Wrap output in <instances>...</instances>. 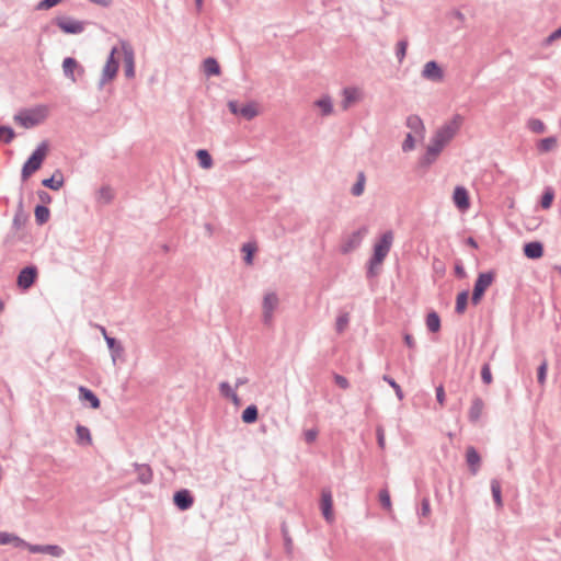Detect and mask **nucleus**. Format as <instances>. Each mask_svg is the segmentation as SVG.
Masks as SVG:
<instances>
[{
  "label": "nucleus",
  "instance_id": "nucleus-1",
  "mask_svg": "<svg viewBox=\"0 0 561 561\" xmlns=\"http://www.w3.org/2000/svg\"><path fill=\"white\" fill-rule=\"evenodd\" d=\"M49 151V144L43 140L30 154L27 160L22 165L21 179L22 181L28 180L36 171H38L45 161Z\"/></svg>",
  "mask_w": 561,
  "mask_h": 561
},
{
  "label": "nucleus",
  "instance_id": "nucleus-2",
  "mask_svg": "<svg viewBox=\"0 0 561 561\" xmlns=\"http://www.w3.org/2000/svg\"><path fill=\"white\" fill-rule=\"evenodd\" d=\"M462 123L463 117L460 114H455L450 121L446 122L435 131L431 141L438 146L440 149H444L445 146L450 142L459 131Z\"/></svg>",
  "mask_w": 561,
  "mask_h": 561
},
{
  "label": "nucleus",
  "instance_id": "nucleus-3",
  "mask_svg": "<svg viewBox=\"0 0 561 561\" xmlns=\"http://www.w3.org/2000/svg\"><path fill=\"white\" fill-rule=\"evenodd\" d=\"M46 105H37L30 110H22L14 115L13 119L24 128H33L44 122L47 117Z\"/></svg>",
  "mask_w": 561,
  "mask_h": 561
},
{
  "label": "nucleus",
  "instance_id": "nucleus-4",
  "mask_svg": "<svg viewBox=\"0 0 561 561\" xmlns=\"http://www.w3.org/2000/svg\"><path fill=\"white\" fill-rule=\"evenodd\" d=\"M392 230L385 231L373 247V264H382L393 243Z\"/></svg>",
  "mask_w": 561,
  "mask_h": 561
},
{
  "label": "nucleus",
  "instance_id": "nucleus-5",
  "mask_svg": "<svg viewBox=\"0 0 561 561\" xmlns=\"http://www.w3.org/2000/svg\"><path fill=\"white\" fill-rule=\"evenodd\" d=\"M118 53L119 50L116 46L111 49L106 64L103 68L102 77L99 81L100 89H102L106 82L112 81L116 77L119 68V60L115 55Z\"/></svg>",
  "mask_w": 561,
  "mask_h": 561
},
{
  "label": "nucleus",
  "instance_id": "nucleus-6",
  "mask_svg": "<svg viewBox=\"0 0 561 561\" xmlns=\"http://www.w3.org/2000/svg\"><path fill=\"white\" fill-rule=\"evenodd\" d=\"M279 305V298L276 293H267L263 297L262 301V322L266 327L273 324L274 311Z\"/></svg>",
  "mask_w": 561,
  "mask_h": 561
},
{
  "label": "nucleus",
  "instance_id": "nucleus-7",
  "mask_svg": "<svg viewBox=\"0 0 561 561\" xmlns=\"http://www.w3.org/2000/svg\"><path fill=\"white\" fill-rule=\"evenodd\" d=\"M368 233V228L363 226L358 228L356 231L343 238L340 251L342 254H348L352 251L356 250L363 242L364 238Z\"/></svg>",
  "mask_w": 561,
  "mask_h": 561
},
{
  "label": "nucleus",
  "instance_id": "nucleus-8",
  "mask_svg": "<svg viewBox=\"0 0 561 561\" xmlns=\"http://www.w3.org/2000/svg\"><path fill=\"white\" fill-rule=\"evenodd\" d=\"M38 270L35 265L23 267L16 277V285L21 290H28L37 280Z\"/></svg>",
  "mask_w": 561,
  "mask_h": 561
},
{
  "label": "nucleus",
  "instance_id": "nucleus-9",
  "mask_svg": "<svg viewBox=\"0 0 561 561\" xmlns=\"http://www.w3.org/2000/svg\"><path fill=\"white\" fill-rule=\"evenodd\" d=\"M228 107L232 114L240 115L243 118H245L247 121L253 119L259 114L256 106L253 103H247L243 105H239L238 102L230 101L228 103Z\"/></svg>",
  "mask_w": 561,
  "mask_h": 561
},
{
  "label": "nucleus",
  "instance_id": "nucleus-10",
  "mask_svg": "<svg viewBox=\"0 0 561 561\" xmlns=\"http://www.w3.org/2000/svg\"><path fill=\"white\" fill-rule=\"evenodd\" d=\"M56 25L66 34H80L84 31L83 22L71 18H57Z\"/></svg>",
  "mask_w": 561,
  "mask_h": 561
},
{
  "label": "nucleus",
  "instance_id": "nucleus-11",
  "mask_svg": "<svg viewBox=\"0 0 561 561\" xmlns=\"http://www.w3.org/2000/svg\"><path fill=\"white\" fill-rule=\"evenodd\" d=\"M422 77L432 82H440L444 79V71L437 61H427L422 70Z\"/></svg>",
  "mask_w": 561,
  "mask_h": 561
},
{
  "label": "nucleus",
  "instance_id": "nucleus-12",
  "mask_svg": "<svg viewBox=\"0 0 561 561\" xmlns=\"http://www.w3.org/2000/svg\"><path fill=\"white\" fill-rule=\"evenodd\" d=\"M173 503L180 511H187L194 504V496L188 489H181L174 492Z\"/></svg>",
  "mask_w": 561,
  "mask_h": 561
},
{
  "label": "nucleus",
  "instance_id": "nucleus-13",
  "mask_svg": "<svg viewBox=\"0 0 561 561\" xmlns=\"http://www.w3.org/2000/svg\"><path fill=\"white\" fill-rule=\"evenodd\" d=\"M122 50L124 55V72L125 77L131 79L135 77V54L133 48L123 43Z\"/></svg>",
  "mask_w": 561,
  "mask_h": 561
},
{
  "label": "nucleus",
  "instance_id": "nucleus-14",
  "mask_svg": "<svg viewBox=\"0 0 561 561\" xmlns=\"http://www.w3.org/2000/svg\"><path fill=\"white\" fill-rule=\"evenodd\" d=\"M453 202L455 206L461 211H465L470 207L469 193L465 186L458 185L455 187L453 193Z\"/></svg>",
  "mask_w": 561,
  "mask_h": 561
},
{
  "label": "nucleus",
  "instance_id": "nucleus-15",
  "mask_svg": "<svg viewBox=\"0 0 561 561\" xmlns=\"http://www.w3.org/2000/svg\"><path fill=\"white\" fill-rule=\"evenodd\" d=\"M320 508L324 519L329 523L333 522V499L330 490H322Z\"/></svg>",
  "mask_w": 561,
  "mask_h": 561
},
{
  "label": "nucleus",
  "instance_id": "nucleus-16",
  "mask_svg": "<svg viewBox=\"0 0 561 561\" xmlns=\"http://www.w3.org/2000/svg\"><path fill=\"white\" fill-rule=\"evenodd\" d=\"M133 467L137 472V481L142 485H148L153 481V471L147 463L134 462Z\"/></svg>",
  "mask_w": 561,
  "mask_h": 561
},
{
  "label": "nucleus",
  "instance_id": "nucleus-17",
  "mask_svg": "<svg viewBox=\"0 0 561 561\" xmlns=\"http://www.w3.org/2000/svg\"><path fill=\"white\" fill-rule=\"evenodd\" d=\"M495 278L493 271L480 273L474 282L473 290L485 294L486 289L492 285Z\"/></svg>",
  "mask_w": 561,
  "mask_h": 561
},
{
  "label": "nucleus",
  "instance_id": "nucleus-18",
  "mask_svg": "<svg viewBox=\"0 0 561 561\" xmlns=\"http://www.w3.org/2000/svg\"><path fill=\"white\" fill-rule=\"evenodd\" d=\"M78 391H79V399L81 401H84L87 403H89L90 408L91 409H99L101 407V401L100 399L98 398V396L89 388L84 387V386H80L78 388Z\"/></svg>",
  "mask_w": 561,
  "mask_h": 561
},
{
  "label": "nucleus",
  "instance_id": "nucleus-19",
  "mask_svg": "<svg viewBox=\"0 0 561 561\" xmlns=\"http://www.w3.org/2000/svg\"><path fill=\"white\" fill-rule=\"evenodd\" d=\"M466 461L469 466L470 472L474 476L478 473L480 463H481V457L478 453V450L473 446H469L466 449Z\"/></svg>",
  "mask_w": 561,
  "mask_h": 561
},
{
  "label": "nucleus",
  "instance_id": "nucleus-20",
  "mask_svg": "<svg viewBox=\"0 0 561 561\" xmlns=\"http://www.w3.org/2000/svg\"><path fill=\"white\" fill-rule=\"evenodd\" d=\"M64 184L65 178L59 169H56L50 178L42 180V185L53 191L60 190Z\"/></svg>",
  "mask_w": 561,
  "mask_h": 561
},
{
  "label": "nucleus",
  "instance_id": "nucleus-21",
  "mask_svg": "<svg viewBox=\"0 0 561 561\" xmlns=\"http://www.w3.org/2000/svg\"><path fill=\"white\" fill-rule=\"evenodd\" d=\"M523 251L526 257L537 260L543 255V245L539 241H530L524 244Z\"/></svg>",
  "mask_w": 561,
  "mask_h": 561
},
{
  "label": "nucleus",
  "instance_id": "nucleus-22",
  "mask_svg": "<svg viewBox=\"0 0 561 561\" xmlns=\"http://www.w3.org/2000/svg\"><path fill=\"white\" fill-rule=\"evenodd\" d=\"M484 409V402L480 397H474L471 402V407L468 412V420L471 423H477L483 412Z\"/></svg>",
  "mask_w": 561,
  "mask_h": 561
},
{
  "label": "nucleus",
  "instance_id": "nucleus-23",
  "mask_svg": "<svg viewBox=\"0 0 561 561\" xmlns=\"http://www.w3.org/2000/svg\"><path fill=\"white\" fill-rule=\"evenodd\" d=\"M105 342L111 353L112 360L115 364L116 360L123 356L124 347L117 339L110 335H105Z\"/></svg>",
  "mask_w": 561,
  "mask_h": 561
},
{
  "label": "nucleus",
  "instance_id": "nucleus-24",
  "mask_svg": "<svg viewBox=\"0 0 561 561\" xmlns=\"http://www.w3.org/2000/svg\"><path fill=\"white\" fill-rule=\"evenodd\" d=\"M64 73L67 78L71 79L73 82L76 81L75 70L78 69L80 72H83V68L79 65V62L72 57H66L62 61Z\"/></svg>",
  "mask_w": 561,
  "mask_h": 561
},
{
  "label": "nucleus",
  "instance_id": "nucleus-25",
  "mask_svg": "<svg viewBox=\"0 0 561 561\" xmlns=\"http://www.w3.org/2000/svg\"><path fill=\"white\" fill-rule=\"evenodd\" d=\"M313 105L320 108L322 116H329L333 113L332 98L328 94L322 95L313 102Z\"/></svg>",
  "mask_w": 561,
  "mask_h": 561
},
{
  "label": "nucleus",
  "instance_id": "nucleus-26",
  "mask_svg": "<svg viewBox=\"0 0 561 561\" xmlns=\"http://www.w3.org/2000/svg\"><path fill=\"white\" fill-rule=\"evenodd\" d=\"M203 71L207 77L219 76L221 72L219 62L214 57H207L204 59Z\"/></svg>",
  "mask_w": 561,
  "mask_h": 561
},
{
  "label": "nucleus",
  "instance_id": "nucleus-27",
  "mask_svg": "<svg viewBox=\"0 0 561 561\" xmlns=\"http://www.w3.org/2000/svg\"><path fill=\"white\" fill-rule=\"evenodd\" d=\"M558 144V139L556 136H549L542 139H539L536 142V149L539 153H548L552 151Z\"/></svg>",
  "mask_w": 561,
  "mask_h": 561
},
{
  "label": "nucleus",
  "instance_id": "nucleus-28",
  "mask_svg": "<svg viewBox=\"0 0 561 561\" xmlns=\"http://www.w3.org/2000/svg\"><path fill=\"white\" fill-rule=\"evenodd\" d=\"M342 94H343L342 107L344 110H347L352 103L356 102L359 99V92L354 87L344 88L342 91Z\"/></svg>",
  "mask_w": 561,
  "mask_h": 561
},
{
  "label": "nucleus",
  "instance_id": "nucleus-29",
  "mask_svg": "<svg viewBox=\"0 0 561 561\" xmlns=\"http://www.w3.org/2000/svg\"><path fill=\"white\" fill-rule=\"evenodd\" d=\"M405 125L410 128L414 134L419 136H423L425 131V127L423 121L417 115H410L407 117Z\"/></svg>",
  "mask_w": 561,
  "mask_h": 561
},
{
  "label": "nucleus",
  "instance_id": "nucleus-30",
  "mask_svg": "<svg viewBox=\"0 0 561 561\" xmlns=\"http://www.w3.org/2000/svg\"><path fill=\"white\" fill-rule=\"evenodd\" d=\"M426 328L432 333H437L442 328L439 314L436 311H430L425 319Z\"/></svg>",
  "mask_w": 561,
  "mask_h": 561
},
{
  "label": "nucleus",
  "instance_id": "nucleus-31",
  "mask_svg": "<svg viewBox=\"0 0 561 561\" xmlns=\"http://www.w3.org/2000/svg\"><path fill=\"white\" fill-rule=\"evenodd\" d=\"M259 409L255 404L248 405L241 414V420L245 424H253L257 421Z\"/></svg>",
  "mask_w": 561,
  "mask_h": 561
},
{
  "label": "nucleus",
  "instance_id": "nucleus-32",
  "mask_svg": "<svg viewBox=\"0 0 561 561\" xmlns=\"http://www.w3.org/2000/svg\"><path fill=\"white\" fill-rule=\"evenodd\" d=\"M257 250V247L254 242H247L242 245L241 252L243 255V261L247 265L253 264L254 254Z\"/></svg>",
  "mask_w": 561,
  "mask_h": 561
},
{
  "label": "nucleus",
  "instance_id": "nucleus-33",
  "mask_svg": "<svg viewBox=\"0 0 561 561\" xmlns=\"http://www.w3.org/2000/svg\"><path fill=\"white\" fill-rule=\"evenodd\" d=\"M36 224L42 226L46 224L50 216V210L45 205H36L34 209Z\"/></svg>",
  "mask_w": 561,
  "mask_h": 561
},
{
  "label": "nucleus",
  "instance_id": "nucleus-34",
  "mask_svg": "<svg viewBox=\"0 0 561 561\" xmlns=\"http://www.w3.org/2000/svg\"><path fill=\"white\" fill-rule=\"evenodd\" d=\"M443 151L438 146H436L434 142L431 141L426 149V153L423 157V164H432L436 158L439 156V153Z\"/></svg>",
  "mask_w": 561,
  "mask_h": 561
},
{
  "label": "nucleus",
  "instance_id": "nucleus-35",
  "mask_svg": "<svg viewBox=\"0 0 561 561\" xmlns=\"http://www.w3.org/2000/svg\"><path fill=\"white\" fill-rule=\"evenodd\" d=\"M219 392L224 398L230 399L234 403H239V397L228 381H221L219 383Z\"/></svg>",
  "mask_w": 561,
  "mask_h": 561
},
{
  "label": "nucleus",
  "instance_id": "nucleus-36",
  "mask_svg": "<svg viewBox=\"0 0 561 561\" xmlns=\"http://www.w3.org/2000/svg\"><path fill=\"white\" fill-rule=\"evenodd\" d=\"M9 543H13L15 548H20L21 545L23 543V539L14 534L0 531V545L4 546Z\"/></svg>",
  "mask_w": 561,
  "mask_h": 561
},
{
  "label": "nucleus",
  "instance_id": "nucleus-37",
  "mask_svg": "<svg viewBox=\"0 0 561 561\" xmlns=\"http://www.w3.org/2000/svg\"><path fill=\"white\" fill-rule=\"evenodd\" d=\"M491 492L493 501L497 508L503 507V500H502V489L501 483L497 479L491 480Z\"/></svg>",
  "mask_w": 561,
  "mask_h": 561
},
{
  "label": "nucleus",
  "instance_id": "nucleus-38",
  "mask_svg": "<svg viewBox=\"0 0 561 561\" xmlns=\"http://www.w3.org/2000/svg\"><path fill=\"white\" fill-rule=\"evenodd\" d=\"M526 127L531 133L537 134V135L543 134L547 130L546 124L541 119L535 118V117H531L527 121Z\"/></svg>",
  "mask_w": 561,
  "mask_h": 561
},
{
  "label": "nucleus",
  "instance_id": "nucleus-39",
  "mask_svg": "<svg viewBox=\"0 0 561 561\" xmlns=\"http://www.w3.org/2000/svg\"><path fill=\"white\" fill-rule=\"evenodd\" d=\"M469 293L467 290L460 291L456 297L455 311L458 314H462L468 306Z\"/></svg>",
  "mask_w": 561,
  "mask_h": 561
},
{
  "label": "nucleus",
  "instance_id": "nucleus-40",
  "mask_svg": "<svg viewBox=\"0 0 561 561\" xmlns=\"http://www.w3.org/2000/svg\"><path fill=\"white\" fill-rule=\"evenodd\" d=\"M366 183V175L363 171L357 173V180L351 188V193L353 196H360L364 193Z\"/></svg>",
  "mask_w": 561,
  "mask_h": 561
},
{
  "label": "nucleus",
  "instance_id": "nucleus-41",
  "mask_svg": "<svg viewBox=\"0 0 561 561\" xmlns=\"http://www.w3.org/2000/svg\"><path fill=\"white\" fill-rule=\"evenodd\" d=\"M196 158L199 163V165L203 169H209L213 167V158L210 153L206 149H198L196 151Z\"/></svg>",
  "mask_w": 561,
  "mask_h": 561
},
{
  "label": "nucleus",
  "instance_id": "nucleus-42",
  "mask_svg": "<svg viewBox=\"0 0 561 561\" xmlns=\"http://www.w3.org/2000/svg\"><path fill=\"white\" fill-rule=\"evenodd\" d=\"M554 199V191L551 186L545 187L541 197H540V206L543 209H549Z\"/></svg>",
  "mask_w": 561,
  "mask_h": 561
},
{
  "label": "nucleus",
  "instance_id": "nucleus-43",
  "mask_svg": "<svg viewBox=\"0 0 561 561\" xmlns=\"http://www.w3.org/2000/svg\"><path fill=\"white\" fill-rule=\"evenodd\" d=\"M15 138V131L14 129L9 125H1L0 126V141L9 145L13 141Z\"/></svg>",
  "mask_w": 561,
  "mask_h": 561
},
{
  "label": "nucleus",
  "instance_id": "nucleus-44",
  "mask_svg": "<svg viewBox=\"0 0 561 561\" xmlns=\"http://www.w3.org/2000/svg\"><path fill=\"white\" fill-rule=\"evenodd\" d=\"M280 533H282V536L284 539V547H285L286 552L291 553L294 545H293V539L289 535V530H288L286 522H282Z\"/></svg>",
  "mask_w": 561,
  "mask_h": 561
},
{
  "label": "nucleus",
  "instance_id": "nucleus-45",
  "mask_svg": "<svg viewBox=\"0 0 561 561\" xmlns=\"http://www.w3.org/2000/svg\"><path fill=\"white\" fill-rule=\"evenodd\" d=\"M114 198L113 191L110 186H102L98 192V201L103 204H110Z\"/></svg>",
  "mask_w": 561,
  "mask_h": 561
},
{
  "label": "nucleus",
  "instance_id": "nucleus-46",
  "mask_svg": "<svg viewBox=\"0 0 561 561\" xmlns=\"http://www.w3.org/2000/svg\"><path fill=\"white\" fill-rule=\"evenodd\" d=\"M350 323V313L341 312L335 322V330L339 334L343 333Z\"/></svg>",
  "mask_w": 561,
  "mask_h": 561
},
{
  "label": "nucleus",
  "instance_id": "nucleus-47",
  "mask_svg": "<svg viewBox=\"0 0 561 561\" xmlns=\"http://www.w3.org/2000/svg\"><path fill=\"white\" fill-rule=\"evenodd\" d=\"M76 433H77L78 440L80 443L91 444V440H92L91 433L87 426L78 424L76 426Z\"/></svg>",
  "mask_w": 561,
  "mask_h": 561
},
{
  "label": "nucleus",
  "instance_id": "nucleus-48",
  "mask_svg": "<svg viewBox=\"0 0 561 561\" xmlns=\"http://www.w3.org/2000/svg\"><path fill=\"white\" fill-rule=\"evenodd\" d=\"M382 380L386 381L391 387V389L394 390L396 396L399 400H402L404 398V393L400 385L392 377H390L389 375H383Z\"/></svg>",
  "mask_w": 561,
  "mask_h": 561
},
{
  "label": "nucleus",
  "instance_id": "nucleus-49",
  "mask_svg": "<svg viewBox=\"0 0 561 561\" xmlns=\"http://www.w3.org/2000/svg\"><path fill=\"white\" fill-rule=\"evenodd\" d=\"M55 558H61L65 554L64 548L58 545H44V552Z\"/></svg>",
  "mask_w": 561,
  "mask_h": 561
},
{
  "label": "nucleus",
  "instance_id": "nucleus-50",
  "mask_svg": "<svg viewBox=\"0 0 561 561\" xmlns=\"http://www.w3.org/2000/svg\"><path fill=\"white\" fill-rule=\"evenodd\" d=\"M547 371H548V362H547V359H543L537 368V381L541 386H543L546 383Z\"/></svg>",
  "mask_w": 561,
  "mask_h": 561
},
{
  "label": "nucleus",
  "instance_id": "nucleus-51",
  "mask_svg": "<svg viewBox=\"0 0 561 561\" xmlns=\"http://www.w3.org/2000/svg\"><path fill=\"white\" fill-rule=\"evenodd\" d=\"M407 48H408V41L407 39H400L397 43L396 56H397L399 62H402L403 59L405 58Z\"/></svg>",
  "mask_w": 561,
  "mask_h": 561
},
{
  "label": "nucleus",
  "instance_id": "nucleus-52",
  "mask_svg": "<svg viewBox=\"0 0 561 561\" xmlns=\"http://www.w3.org/2000/svg\"><path fill=\"white\" fill-rule=\"evenodd\" d=\"M379 502H380V505L386 508V510H389L391 508V499H390V494H389V491L387 489H381L379 491Z\"/></svg>",
  "mask_w": 561,
  "mask_h": 561
},
{
  "label": "nucleus",
  "instance_id": "nucleus-53",
  "mask_svg": "<svg viewBox=\"0 0 561 561\" xmlns=\"http://www.w3.org/2000/svg\"><path fill=\"white\" fill-rule=\"evenodd\" d=\"M382 264H373V259L369 257L367 262V271H366V277L367 278H374L379 274L378 267H380Z\"/></svg>",
  "mask_w": 561,
  "mask_h": 561
},
{
  "label": "nucleus",
  "instance_id": "nucleus-54",
  "mask_svg": "<svg viewBox=\"0 0 561 561\" xmlns=\"http://www.w3.org/2000/svg\"><path fill=\"white\" fill-rule=\"evenodd\" d=\"M415 148V138L412 133L407 134L405 139L402 144V150L409 152Z\"/></svg>",
  "mask_w": 561,
  "mask_h": 561
},
{
  "label": "nucleus",
  "instance_id": "nucleus-55",
  "mask_svg": "<svg viewBox=\"0 0 561 561\" xmlns=\"http://www.w3.org/2000/svg\"><path fill=\"white\" fill-rule=\"evenodd\" d=\"M20 548L27 549L31 553H43L44 552V545H33L23 539V543Z\"/></svg>",
  "mask_w": 561,
  "mask_h": 561
},
{
  "label": "nucleus",
  "instance_id": "nucleus-56",
  "mask_svg": "<svg viewBox=\"0 0 561 561\" xmlns=\"http://www.w3.org/2000/svg\"><path fill=\"white\" fill-rule=\"evenodd\" d=\"M333 380H334L335 385L337 387H340L341 389L345 390V389L350 388V382H348L347 378L340 374L334 373Z\"/></svg>",
  "mask_w": 561,
  "mask_h": 561
},
{
  "label": "nucleus",
  "instance_id": "nucleus-57",
  "mask_svg": "<svg viewBox=\"0 0 561 561\" xmlns=\"http://www.w3.org/2000/svg\"><path fill=\"white\" fill-rule=\"evenodd\" d=\"M61 1L62 0H41L37 3L36 9L37 10H49V9L56 7Z\"/></svg>",
  "mask_w": 561,
  "mask_h": 561
},
{
  "label": "nucleus",
  "instance_id": "nucleus-58",
  "mask_svg": "<svg viewBox=\"0 0 561 561\" xmlns=\"http://www.w3.org/2000/svg\"><path fill=\"white\" fill-rule=\"evenodd\" d=\"M481 379L484 383L490 385L492 382V373L489 364H484L481 368Z\"/></svg>",
  "mask_w": 561,
  "mask_h": 561
},
{
  "label": "nucleus",
  "instance_id": "nucleus-59",
  "mask_svg": "<svg viewBox=\"0 0 561 561\" xmlns=\"http://www.w3.org/2000/svg\"><path fill=\"white\" fill-rule=\"evenodd\" d=\"M561 38V26L550 33L543 41V46H550L553 42Z\"/></svg>",
  "mask_w": 561,
  "mask_h": 561
},
{
  "label": "nucleus",
  "instance_id": "nucleus-60",
  "mask_svg": "<svg viewBox=\"0 0 561 561\" xmlns=\"http://www.w3.org/2000/svg\"><path fill=\"white\" fill-rule=\"evenodd\" d=\"M376 437H377V444L378 447L381 449H385L386 447V439H385V431L382 426H377L376 428Z\"/></svg>",
  "mask_w": 561,
  "mask_h": 561
},
{
  "label": "nucleus",
  "instance_id": "nucleus-61",
  "mask_svg": "<svg viewBox=\"0 0 561 561\" xmlns=\"http://www.w3.org/2000/svg\"><path fill=\"white\" fill-rule=\"evenodd\" d=\"M37 197H38L39 202L42 203L41 205L46 206L47 204H50L53 202L50 194L44 190L37 191Z\"/></svg>",
  "mask_w": 561,
  "mask_h": 561
},
{
  "label": "nucleus",
  "instance_id": "nucleus-62",
  "mask_svg": "<svg viewBox=\"0 0 561 561\" xmlns=\"http://www.w3.org/2000/svg\"><path fill=\"white\" fill-rule=\"evenodd\" d=\"M317 436H318V431L314 428L307 430L304 433L305 440L308 444H312L317 439Z\"/></svg>",
  "mask_w": 561,
  "mask_h": 561
},
{
  "label": "nucleus",
  "instance_id": "nucleus-63",
  "mask_svg": "<svg viewBox=\"0 0 561 561\" xmlns=\"http://www.w3.org/2000/svg\"><path fill=\"white\" fill-rule=\"evenodd\" d=\"M431 512V505L430 500L427 497H424L421 502V510L419 514L423 517H426Z\"/></svg>",
  "mask_w": 561,
  "mask_h": 561
},
{
  "label": "nucleus",
  "instance_id": "nucleus-64",
  "mask_svg": "<svg viewBox=\"0 0 561 561\" xmlns=\"http://www.w3.org/2000/svg\"><path fill=\"white\" fill-rule=\"evenodd\" d=\"M455 274L458 278H465L466 277V270L463 267V264L461 261H457L455 264Z\"/></svg>",
  "mask_w": 561,
  "mask_h": 561
}]
</instances>
